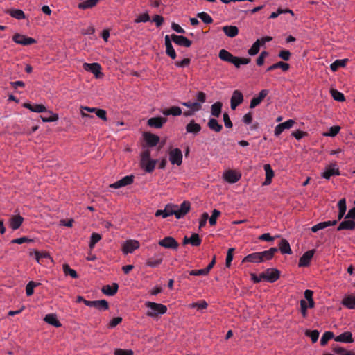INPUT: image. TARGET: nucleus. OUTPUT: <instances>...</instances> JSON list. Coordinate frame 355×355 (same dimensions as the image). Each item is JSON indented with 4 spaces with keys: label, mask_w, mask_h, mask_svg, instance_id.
Instances as JSON below:
<instances>
[{
    "label": "nucleus",
    "mask_w": 355,
    "mask_h": 355,
    "mask_svg": "<svg viewBox=\"0 0 355 355\" xmlns=\"http://www.w3.org/2000/svg\"><path fill=\"white\" fill-rule=\"evenodd\" d=\"M157 164V160L150 157V150H144L140 155V166L146 173H151L154 171Z\"/></svg>",
    "instance_id": "f257e3e1"
},
{
    "label": "nucleus",
    "mask_w": 355,
    "mask_h": 355,
    "mask_svg": "<svg viewBox=\"0 0 355 355\" xmlns=\"http://www.w3.org/2000/svg\"><path fill=\"white\" fill-rule=\"evenodd\" d=\"M145 306L147 308L146 315L151 318H157L159 315L165 314L167 312V306L159 303L146 302Z\"/></svg>",
    "instance_id": "f03ea898"
},
{
    "label": "nucleus",
    "mask_w": 355,
    "mask_h": 355,
    "mask_svg": "<svg viewBox=\"0 0 355 355\" xmlns=\"http://www.w3.org/2000/svg\"><path fill=\"white\" fill-rule=\"evenodd\" d=\"M198 101L196 102H184L182 105L190 108L193 112L198 111L202 107V104L205 101V94L203 92H198L196 95Z\"/></svg>",
    "instance_id": "7ed1b4c3"
},
{
    "label": "nucleus",
    "mask_w": 355,
    "mask_h": 355,
    "mask_svg": "<svg viewBox=\"0 0 355 355\" xmlns=\"http://www.w3.org/2000/svg\"><path fill=\"white\" fill-rule=\"evenodd\" d=\"M182 153L178 148L171 149L168 153V159L171 164L180 166L182 163Z\"/></svg>",
    "instance_id": "20e7f679"
},
{
    "label": "nucleus",
    "mask_w": 355,
    "mask_h": 355,
    "mask_svg": "<svg viewBox=\"0 0 355 355\" xmlns=\"http://www.w3.org/2000/svg\"><path fill=\"white\" fill-rule=\"evenodd\" d=\"M83 67L85 71L93 73L96 78H99L103 76L101 66L98 63H84Z\"/></svg>",
    "instance_id": "39448f33"
},
{
    "label": "nucleus",
    "mask_w": 355,
    "mask_h": 355,
    "mask_svg": "<svg viewBox=\"0 0 355 355\" xmlns=\"http://www.w3.org/2000/svg\"><path fill=\"white\" fill-rule=\"evenodd\" d=\"M140 245L138 241L130 239L125 241L122 245V251L125 254L132 253L135 250L139 248Z\"/></svg>",
    "instance_id": "423d86ee"
},
{
    "label": "nucleus",
    "mask_w": 355,
    "mask_h": 355,
    "mask_svg": "<svg viewBox=\"0 0 355 355\" xmlns=\"http://www.w3.org/2000/svg\"><path fill=\"white\" fill-rule=\"evenodd\" d=\"M190 202L184 201L180 207L175 205L174 215L177 219L183 218L190 210Z\"/></svg>",
    "instance_id": "0eeeda50"
},
{
    "label": "nucleus",
    "mask_w": 355,
    "mask_h": 355,
    "mask_svg": "<svg viewBox=\"0 0 355 355\" xmlns=\"http://www.w3.org/2000/svg\"><path fill=\"white\" fill-rule=\"evenodd\" d=\"M241 173L234 170H227L223 174L224 180L230 184L236 183L241 179Z\"/></svg>",
    "instance_id": "6e6552de"
},
{
    "label": "nucleus",
    "mask_w": 355,
    "mask_h": 355,
    "mask_svg": "<svg viewBox=\"0 0 355 355\" xmlns=\"http://www.w3.org/2000/svg\"><path fill=\"white\" fill-rule=\"evenodd\" d=\"M12 40L15 43L23 46H28L36 43V40L35 39L19 33L15 34L12 37Z\"/></svg>",
    "instance_id": "1a4fd4ad"
},
{
    "label": "nucleus",
    "mask_w": 355,
    "mask_h": 355,
    "mask_svg": "<svg viewBox=\"0 0 355 355\" xmlns=\"http://www.w3.org/2000/svg\"><path fill=\"white\" fill-rule=\"evenodd\" d=\"M84 304L89 307H95L99 311H105L109 308L108 302L105 300L94 301L84 300Z\"/></svg>",
    "instance_id": "9d476101"
},
{
    "label": "nucleus",
    "mask_w": 355,
    "mask_h": 355,
    "mask_svg": "<svg viewBox=\"0 0 355 355\" xmlns=\"http://www.w3.org/2000/svg\"><path fill=\"white\" fill-rule=\"evenodd\" d=\"M339 168L336 164H331L327 166L322 172L321 176L327 180H329L333 175H339Z\"/></svg>",
    "instance_id": "9b49d317"
},
{
    "label": "nucleus",
    "mask_w": 355,
    "mask_h": 355,
    "mask_svg": "<svg viewBox=\"0 0 355 355\" xmlns=\"http://www.w3.org/2000/svg\"><path fill=\"white\" fill-rule=\"evenodd\" d=\"M175 205L174 204H167L165 206L164 209H159L157 210L155 215L157 217L162 216L163 218H166L168 216H171L172 215H174Z\"/></svg>",
    "instance_id": "f8f14e48"
},
{
    "label": "nucleus",
    "mask_w": 355,
    "mask_h": 355,
    "mask_svg": "<svg viewBox=\"0 0 355 355\" xmlns=\"http://www.w3.org/2000/svg\"><path fill=\"white\" fill-rule=\"evenodd\" d=\"M264 280L268 282H275L279 277V272L275 268H268L262 272Z\"/></svg>",
    "instance_id": "ddd939ff"
},
{
    "label": "nucleus",
    "mask_w": 355,
    "mask_h": 355,
    "mask_svg": "<svg viewBox=\"0 0 355 355\" xmlns=\"http://www.w3.org/2000/svg\"><path fill=\"white\" fill-rule=\"evenodd\" d=\"M134 181V176L130 175H126L121 178V180L114 182L113 184H111L110 185V187L114 188V189H119L128 185L131 184Z\"/></svg>",
    "instance_id": "4468645a"
},
{
    "label": "nucleus",
    "mask_w": 355,
    "mask_h": 355,
    "mask_svg": "<svg viewBox=\"0 0 355 355\" xmlns=\"http://www.w3.org/2000/svg\"><path fill=\"white\" fill-rule=\"evenodd\" d=\"M159 245L162 247L168 249L176 250L178 247V243L171 236H166L159 241Z\"/></svg>",
    "instance_id": "2eb2a0df"
},
{
    "label": "nucleus",
    "mask_w": 355,
    "mask_h": 355,
    "mask_svg": "<svg viewBox=\"0 0 355 355\" xmlns=\"http://www.w3.org/2000/svg\"><path fill=\"white\" fill-rule=\"evenodd\" d=\"M172 41L178 45L189 47L191 46L192 42L187 39L186 37L182 35H177L172 34L171 35Z\"/></svg>",
    "instance_id": "dca6fc26"
},
{
    "label": "nucleus",
    "mask_w": 355,
    "mask_h": 355,
    "mask_svg": "<svg viewBox=\"0 0 355 355\" xmlns=\"http://www.w3.org/2000/svg\"><path fill=\"white\" fill-rule=\"evenodd\" d=\"M314 255V250H309L306 252L299 260V266L305 267L308 266L311 262V259Z\"/></svg>",
    "instance_id": "f3484780"
},
{
    "label": "nucleus",
    "mask_w": 355,
    "mask_h": 355,
    "mask_svg": "<svg viewBox=\"0 0 355 355\" xmlns=\"http://www.w3.org/2000/svg\"><path fill=\"white\" fill-rule=\"evenodd\" d=\"M334 340L336 342L344 343H352L354 338L352 334L350 331H345L334 338Z\"/></svg>",
    "instance_id": "a211bd4d"
},
{
    "label": "nucleus",
    "mask_w": 355,
    "mask_h": 355,
    "mask_svg": "<svg viewBox=\"0 0 355 355\" xmlns=\"http://www.w3.org/2000/svg\"><path fill=\"white\" fill-rule=\"evenodd\" d=\"M263 168L265 171V180L263 182V186H267L271 184L272 179L274 177V171L272 168H271V166L269 164H266L263 166Z\"/></svg>",
    "instance_id": "6ab92c4d"
},
{
    "label": "nucleus",
    "mask_w": 355,
    "mask_h": 355,
    "mask_svg": "<svg viewBox=\"0 0 355 355\" xmlns=\"http://www.w3.org/2000/svg\"><path fill=\"white\" fill-rule=\"evenodd\" d=\"M243 94L238 90H236L231 98V108L232 110H235L236 107L243 102Z\"/></svg>",
    "instance_id": "aec40b11"
},
{
    "label": "nucleus",
    "mask_w": 355,
    "mask_h": 355,
    "mask_svg": "<svg viewBox=\"0 0 355 355\" xmlns=\"http://www.w3.org/2000/svg\"><path fill=\"white\" fill-rule=\"evenodd\" d=\"M190 243L193 246H198L201 243V239L198 234H193L191 237L184 236L183 244Z\"/></svg>",
    "instance_id": "412c9836"
},
{
    "label": "nucleus",
    "mask_w": 355,
    "mask_h": 355,
    "mask_svg": "<svg viewBox=\"0 0 355 355\" xmlns=\"http://www.w3.org/2000/svg\"><path fill=\"white\" fill-rule=\"evenodd\" d=\"M166 121L167 120L165 118L153 117L148 119V125L150 127L160 128L165 123H166Z\"/></svg>",
    "instance_id": "4be33fe9"
},
{
    "label": "nucleus",
    "mask_w": 355,
    "mask_h": 355,
    "mask_svg": "<svg viewBox=\"0 0 355 355\" xmlns=\"http://www.w3.org/2000/svg\"><path fill=\"white\" fill-rule=\"evenodd\" d=\"M144 140L148 146L153 147L155 146L159 141V137L154 134L145 133Z\"/></svg>",
    "instance_id": "5701e85b"
},
{
    "label": "nucleus",
    "mask_w": 355,
    "mask_h": 355,
    "mask_svg": "<svg viewBox=\"0 0 355 355\" xmlns=\"http://www.w3.org/2000/svg\"><path fill=\"white\" fill-rule=\"evenodd\" d=\"M278 251L276 248H271L268 250H265L263 252H259V255L261 258V262H263L267 260H270L273 257L275 252Z\"/></svg>",
    "instance_id": "b1692460"
},
{
    "label": "nucleus",
    "mask_w": 355,
    "mask_h": 355,
    "mask_svg": "<svg viewBox=\"0 0 355 355\" xmlns=\"http://www.w3.org/2000/svg\"><path fill=\"white\" fill-rule=\"evenodd\" d=\"M44 320L46 323H48L52 326H54L55 327H60L62 326V324L58 320L57 315L55 313L46 314L44 318Z\"/></svg>",
    "instance_id": "393cba45"
},
{
    "label": "nucleus",
    "mask_w": 355,
    "mask_h": 355,
    "mask_svg": "<svg viewBox=\"0 0 355 355\" xmlns=\"http://www.w3.org/2000/svg\"><path fill=\"white\" fill-rule=\"evenodd\" d=\"M24 107L33 112L42 113L46 112V107L42 104H31L26 103L24 104Z\"/></svg>",
    "instance_id": "a878e982"
},
{
    "label": "nucleus",
    "mask_w": 355,
    "mask_h": 355,
    "mask_svg": "<svg viewBox=\"0 0 355 355\" xmlns=\"http://www.w3.org/2000/svg\"><path fill=\"white\" fill-rule=\"evenodd\" d=\"M201 130V126L199 123H196L193 120L191 121L186 125V131L187 133H191L193 135L198 134Z\"/></svg>",
    "instance_id": "bb28decb"
},
{
    "label": "nucleus",
    "mask_w": 355,
    "mask_h": 355,
    "mask_svg": "<svg viewBox=\"0 0 355 355\" xmlns=\"http://www.w3.org/2000/svg\"><path fill=\"white\" fill-rule=\"evenodd\" d=\"M119 286L116 283H113L112 285H105L102 288V292L108 296L114 295L118 291Z\"/></svg>",
    "instance_id": "cd10ccee"
},
{
    "label": "nucleus",
    "mask_w": 355,
    "mask_h": 355,
    "mask_svg": "<svg viewBox=\"0 0 355 355\" xmlns=\"http://www.w3.org/2000/svg\"><path fill=\"white\" fill-rule=\"evenodd\" d=\"M24 221L23 217L19 215L14 216L9 220L10 227L13 230H17Z\"/></svg>",
    "instance_id": "c85d7f7f"
},
{
    "label": "nucleus",
    "mask_w": 355,
    "mask_h": 355,
    "mask_svg": "<svg viewBox=\"0 0 355 355\" xmlns=\"http://www.w3.org/2000/svg\"><path fill=\"white\" fill-rule=\"evenodd\" d=\"M267 90H261L257 96H255L252 99L250 107L254 108L259 104H260V103L263 100V98L267 96Z\"/></svg>",
    "instance_id": "c756f323"
},
{
    "label": "nucleus",
    "mask_w": 355,
    "mask_h": 355,
    "mask_svg": "<svg viewBox=\"0 0 355 355\" xmlns=\"http://www.w3.org/2000/svg\"><path fill=\"white\" fill-rule=\"evenodd\" d=\"M162 113L164 116L172 115L174 116H180L182 114V110L179 107L173 106L169 108L164 109V110L162 111Z\"/></svg>",
    "instance_id": "7c9ffc66"
},
{
    "label": "nucleus",
    "mask_w": 355,
    "mask_h": 355,
    "mask_svg": "<svg viewBox=\"0 0 355 355\" xmlns=\"http://www.w3.org/2000/svg\"><path fill=\"white\" fill-rule=\"evenodd\" d=\"M222 29L224 33L230 37H234L239 33V28L235 26H225Z\"/></svg>",
    "instance_id": "2f4dec72"
},
{
    "label": "nucleus",
    "mask_w": 355,
    "mask_h": 355,
    "mask_svg": "<svg viewBox=\"0 0 355 355\" xmlns=\"http://www.w3.org/2000/svg\"><path fill=\"white\" fill-rule=\"evenodd\" d=\"M100 0H86L78 5V8L81 10H86L88 8H92L96 6Z\"/></svg>",
    "instance_id": "473e14b6"
},
{
    "label": "nucleus",
    "mask_w": 355,
    "mask_h": 355,
    "mask_svg": "<svg viewBox=\"0 0 355 355\" xmlns=\"http://www.w3.org/2000/svg\"><path fill=\"white\" fill-rule=\"evenodd\" d=\"M336 223H337L336 220L321 222V223L316 224L315 225H313L311 227V230L313 232H316L320 230L324 229L329 226L334 225Z\"/></svg>",
    "instance_id": "72a5a7b5"
},
{
    "label": "nucleus",
    "mask_w": 355,
    "mask_h": 355,
    "mask_svg": "<svg viewBox=\"0 0 355 355\" xmlns=\"http://www.w3.org/2000/svg\"><path fill=\"white\" fill-rule=\"evenodd\" d=\"M242 262H250V263H261V258L259 252H254L245 256Z\"/></svg>",
    "instance_id": "f704fd0d"
},
{
    "label": "nucleus",
    "mask_w": 355,
    "mask_h": 355,
    "mask_svg": "<svg viewBox=\"0 0 355 355\" xmlns=\"http://www.w3.org/2000/svg\"><path fill=\"white\" fill-rule=\"evenodd\" d=\"M342 304L349 309H355V295H348L343 299Z\"/></svg>",
    "instance_id": "c9c22d12"
},
{
    "label": "nucleus",
    "mask_w": 355,
    "mask_h": 355,
    "mask_svg": "<svg viewBox=\"0 0 355 355\" xmlns=\"http://www.w3.org/2000/svg\"><path fill=\"white\" fill-rule=\"evenodd\" d=\"M30 255H34L35 259L38 263H41L43 261L44 259H51V261H53L50 255L47 252H40L38 251H34L33 252H31Z\"/></svg>",
    "instance_id": "e433bc0d"
},
{
    "label": "nucleus",
    "mask_w": 355,
    "mask_h": 355,
    "mask_svg": "<svg viewBox=\"0 0 355 355\" xmlns=\"http://www.w3.org/2000/svg\"><path fill=\"white\" fill-rule=\"evenodd\" d=\"M355 228V221L352 220H345L342 221L338 227V230H354Z\"/></svg>",
    "instance_id": "4c0bfd02"
},
{
    "label": "nucleus",
    "mask_w": 355,
    "mask_h": 355,
    "mask_svg": "<svg viewBox=\"0 0 355 355\" xmlns=\"http://www.w3.org/2000/svg\"><path fill=\"white\" fill-rule=\"evenodd\" d=\"M218 56L223 61L232 64L233 62H234V58L235 56L232 55L230 52L225 49H222L220 51Z\"/></svg>",
    "instance_id": "58836bf2"
},
{
    "label": "nucleus",
    "mask_w": 355,
    "mask_h": 355,
    "mask_svg": "<svg viewBox=\"0 0 355 355\" xmlns=\"http://www.w3.org/2000/svg\"><path fill=\"white\" fill-rule=\"evenodd\" d=\"M279 247L282 254H291L292 253L290 244L286 239H282L279 244Z\"/></svg>",
    "instance_id": "ea45409f"
},
{
    "label": "nucleus",
    "mask_w": 355,
    "mask_h": 355,
    "mask_svg": "<svg viewBox=\"0 0 355 355\" xmlns=\"http://www.w3.org/2000/svg\"><path fill=\"white\" fill-rule=\"evenodd\" d=\"M208 306V304L205 300H200L197 302H193L188 305V307L190 309L196 308L198 311H203L206 309Z\"/></svg>",
    "instance_id": "a19ab883"
},
{
    "label": "nucleus",
    "mask_w": 355,
    "mask_h": 355,
    "mask_svg": "<svg viewBox=\"0 0 355 355\" xmlns=\"http://www.w3.org/2000/svg\"><path fill=\"white\" fill-rule=\"evenodd\" d=\"M207 125H208V127L211 130H214L216 132H220L223 128L222 125L218 123L217 120L215 119H213V118H211L209 120Z\"/></svg>",
    "instance_id": "79ce46f5"
},
{
    "label": "nucleus",
    "mask_w": 355,
    "mask_h": 355,
    "mask_svg": "<svg viewBox=\"0 0 355 355\" xmlns=\"http://www.w3.org/2000/svg\"><path fill=\"white\" fill-rule=\"evenodd\" d=\"M162 257H152L146 260V265L148 267L155 268L162 263Z\"/></svg>",
    "instance_id": "37998d69"
},
{
    "label": "nucleus",
    "mask_w": 355,
    "mask_h": 355,
    "mask_svg": "<svg viewBox=\"0 0 355 355\" xmlns=\"http://www.w3.org/2000/svg\"><path fill=\"white\" fill-rule=\"evenodd\" d=\"M7 13H8L11 17L17 19H23L26 18L24 12L21 10L19 9H12L8 10Z\"/></svg>",
    "instance_id": "c03bdc74"
},
{
    "label": "nucleus",
    "mask_w": 355,
    "mask_h": 355,
    "mask_svg": "<svg viewBox=\"0 0 355 355\" xmlns=\"http://www.w3.org/2000/svg\"><path fill=\"white\" fill-rule=\"evenodd\" d=\"M313 292L311 290L307 289L304 291V298H305V300L307 302H309V309H312L315 306V302L313 300Z\"/></svg>",
    "instance_id": "a18cd8bd"
},
{
    "label": "nucleus",
    "mask_w": 355,
    "mask_h": 355,
    "mask_svg": "<svg viewBox=\"0 0 355 355\" xmlns=\"http://www.w3.org/2000/svg\"><path fill=\"white\" fill-rule=\"evenodd\" d=\"M49 116H48L47 117H45V116H41V119L43 122L44 123H47V122H54V121H57L59 119V116L57 114L55 113H53V112L50 111V110H46V112Z\"/></svg>",
    "instance_id": "49530a36"
},
{
    "label": "nucleus",
    "mask_w": 355,
    "mask_h": 355,
    "mask_svg": "<svg viewBox=\"0 0 355 355\" xmlns=\"http://www.w3.org/2000/svg\"><path fill=\"white\" fill-rule=\"evenodd\" d=\"M347 62V59L336 60L330 65V68L333 71H336L339 68L345 67Z\"/></svg>",
    "instance_id": "de8ad7c7"
},
{
    "label": "nucleus",
    "mask_w": 355,
    "mask_h": 355,
    "mask_svg": "<svg viewBox=\"0 0 355 355\" xmlns=\"http://www.w3.org/2000/svg\"><path fill=\"white\" fill-rule=\"evenodd\" d=\"M339 208L338 220H340L345 215L346 211V200L345 198H342L338 203Z\"/></svg>",
    "instance_id": "09e8293b"
},
{
    "label": "nucleus",
    "mask_w": 355,
    "mask_h": 355,
    "mask_svg": "<svg viewBox=\"0 0 355 355\" xmlns=\"http://www.w3.org/2000/svg\"><path fill=\"white\" fill-rule=\"evenodd\" d=\"M222 104L216 102L211 105V113L215 117H218L221 112Z\"/></svg>",
    "instance_id": "8fccbe9b"
},
{
    "label": "nucleus",
    "mask_w": 355,
    "mask_h": 355,
    "mask_svg": "<svg viewBox=\"0 0 355 355\" xmlns=\"http://www.w3.org/2000/svg\"><path fill=\"white\" fill-rule=\"evenodd\" d=\"M334 338L335 337H334L333 332H331V331L324 332L320 339L321 345L324 346L325 345H327V343H328V341L329 340H331L332 338L334 339Z\"/></svg>",
    "instance_id": "3c124183"
},
{
    "label": "nucleus",
    "mask_w": 355,
    "mask_h": 355,
    "mask_svg": "<svg viewBox=\"0 0 355 355\" xmlns=\"http://www.w3.org/2000/svg\"><path fill=\"white\" fill-rule=\"evenodd\" d=\"M197 17L200 19L205 24H210L213 22V19L207 12H202L197 14Z\"/></svg>",
    "instance_id": "603ef678"
},
{
    "label": "nucleus",
    "mask_w": 355,
    "mask_h": 355,
    "mask_svg": "<svg viewBox=\"0 0 355 355\" xmlns=\"http://www.w3.org/2000/svg\"><path fill=\"white\" fill-rule=\"evenodd\" d=\"M101 239V236L98 233H92L90 236V241H89V248L92 250L96 243H98Z\"/></svg>",
    "instance_id": "864d4df0"
},
{
    "label": "nucleus",
    "mask_w": 355,
    "mask_h": 355,
    "mask_svg": "<svg viewBox=\"0 0 355 355\" xmlns=\"http://www.w3.org/2000/svg\"><path fill=\"white\" fill-rule=\"evenodd\" d=\"M340 127L335 125L331 127L327 132L322 133L324 137H335L340 131Z\"/></svg>",
    "instance_id": "5fc2aeb1"
},
{
    "label": "nucleus",
    "mask_w": 355,
    "mask_h": 355,
    "mask_svg": "<svg viewBox=\"0 0 355 355\" xmlns=\"http://www.w3.org/2000/svg\"><path fill=\"white\" fill-rule=\"evenodd\" d=\"M261 46V41L260 40H257L251 46V48L248 50V53L250 55H254L257 54L259 51Z\"/></svg>",
    "instance_id": "6e6d98bb"
},
{
    "label": "nucleus",
    "mask_w": 355,
    "mask_h": 355,
    "mask_svg": "<svg viewBox=\"0 0 355 355\" xmlns=\"http://www.w3.org/2000/svg\"><path fill=\"white\" fill-rule=\"evenodd\" d=\"M233 64L237 68L240 67L241 64H247L250 62V58L234 57Z\"/></svg>",
    "instance_id": "4d7b16f0"
},
{
    "label": "nucleus",
    "mask_w": 355,
    "mask_h": 355,
    "mask_svg": "<svg viewBox=\"0 0 355 355\" xmlns=\"http://www.w3.org/2000/svg\"><path fill=\"white\" fill-rule=\"evenodd\" d=\"M40 283H36L34 282H29L26 286V293L28 296H31L33 294L34 288L38 286Z\"/></svg>",
    "instance_id": "13d9d810"
},
{
    "label": "nucleus",
    "mask_w": 355,
    "mask_h": 355,
    "mask_svg": "<svg viewBox=\"0 0 355 355\" xmlns=\"http://www.w3.org/2000/svg\"><path fill=\"white\" fill-rule=\"evenodd\" d=\"M329 92L334 100L340 102L345 101V96L343 94L340 92L338 90H329Z\"/></svg>",
    "instance_id": "bf43d9fd"
},
{
    "label": "nucleus",
    "mask_w": 355,
    "mask_h": 355,
    "mask_svg": "<svg viewBox=\"0 0 355 355\" xmlns=\"http://www.w3.org/2000/svg\"><path fill=\"white\" fill-rule=\"evenodd\" d=\"M63 271L66 275H69L73 278L78 277L76 271L73 269L70 268V267L67 264L63 265Z\"/></svg>",
    "instance_id": "052dcab7"
},
{
    "label": "nucleus",
    "mask_w": 355,
    "mask_h": 355,
    "mask_svg": "<svg viewBox=\"0 0 355 355\" xmlns=\"http://www.w3.org/2000/svg\"><path fill=\"white\" fill-rule=\"evenodd\" d=\"M220 215V211L217 209H214L212 211V214L209 218V223L211 225H215L216 223L217 218Z\"/></svg>",
    "instance_id": "680f3d73"
},
{
    "label": "nucleus",
    "mask_w": 355,
    "mask_h": 355,
    "mask_svg": "<svg viewBox=\"0 0 355 355\" xmlns=\"http://www.w3.org/2000/svg\"><path fill=\"white\" fill-rule=\"evenodd\" d=\"M334 352L340 355H355V352L354 351L346 350L343 347H336L334 348Z\"/></svg>",
    "instance_id": "e2e57ef3"
},
{
    "label": "nucleus",
    "mask_w": 355,
    "mask_h": 355,
    "mask_svg": "<svg viewBox=\"0 0 355 355\" xmlns=\"http://www.w3.org/2000/svg\"><path fill=\"white\" fill-rule=\"evenodd\" d=\"M150 20V16L148 12L143 13L138 16L135 19V23L147 22Z\"/></svg>",
    "instance_id": "0e129e2a"
},
{
    "label": "nucleus",
    "mask_w": 355,
    "mask_h": 355,
    "mask_svg": "<svg viewBox=\"0 0 355 355\" xmlns=\"http://www.w3.org/2000/svg\"><path fill=\"white\" fill-rule=\"evenodd\" d=\"M96 116L104 121L107 120L106 111L103 109L97 108L95 112Z\"/></svg>",
    "instance_id": "69168bd1"
},
{
    "label": "nucleus",
    "mask_w": 355,
    "mask_h": 355,
    "mask_svg": "<svg viewBox=\"0 0 355 355\" xmlns=\"http://www.w3.org/2000/svg\"><path fill=\"white\" fill-rule=\"evenodd\" d=\"M234 248H231L227 251V256H226V262H225V264H226L227 267H230V265H231V263H232V259H233V252H234Z\"/></svg>",
    "instance_id": "338daca9"
},
{
    "label": "nucleus",
    "mask_w": 355,
    "mask_h": 355,
    "mask_svg": "<svg viewBox=\"0 0 355 355\" xmlns=\"http://www.w3.org/2000/svg\"><path fill=\"white\" fill-rule=\"evenodd\" d=\"M114 355H133L131 349H116L114 352Z\"/></svg>",
    "instance_id": "774afa93"
}]
</instances>
